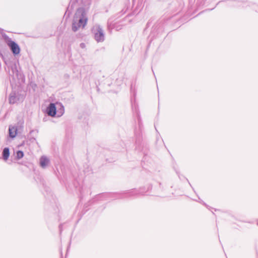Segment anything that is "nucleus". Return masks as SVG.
<instances>
[{
  "mask_svg": "<svg viewBox=\"0 0 258 258\" xmlns=\"http://www.w3.org/2000/svg\"><path fill=\"white\" fill-rule=\"evenodd\" d=\"M39 162L40 166L42 168H45L49 164L50 161L47 157L42 156L40 158Z\"/></svg>",
  "mask_w": 258,
  "mask_h": 258,
  "instance_id": "7",
  "label": "nucleus"
},
{
  "mask_svg": "<svg viewBox=\"0 0 258 258\" xmlns=\"http://www.w3.org/2000/svg\"><path fill=\"white\" fill-rule=\"evenodd\" d=\"M4 30L0 28V34L2 35V36L3 37V34H4Z\"/></svg>",
  "mask_w": 258,
  "mask_h": 258,
  "instance_id": "17",
  "label": "nucleus"
},
{
  "mask_svg": "<svg viewBox=\"0 0 258 258\" xmlns=\"http://www.w3.org/2000/svg\"><path fill=\"white\" fill-rule=\"evenodd\" d=\"M17 127L16 126L10 125L9 128V136L14 138L17 134Z\"/></svg>",
  "mask_w": 258,
  "mask_h": 258,
  "instance_id": "8",
  "label": "nucleus"
},
{
  "mask_svg": "<svg viewBox=\"0 0 258 258\" xmlns=\"http://www.w3.org/2000/svg\"><path fill=\"white\" fill-rule=\"evenodd\" d=\"M201 204H203L204 205H205L206 207H208V205L204 202L202 200H201L200 202Z\"/></svg>",
  "mask_w": 258,
  "mask_h": 258,
  "instance_id": "16",
  "label": "nucleus"
},
{
  "mask_svg": "<svg viewBox=\"0 0 258 258\" xmlns=\"http://www.w3.org/2000/svg\"><path fill=\"white\" fill-rule=\"evenodd\" d=\"M151 188V187L150 185H149L147 188H146L145 187H140V188L139 189H137V190H138V192H145L144 193V195L147 191H148L149 190H150V189Z\"/></svg>",
  "mask_w": 258,
  "mask_h": 258,
  "instance_id": "12",
  "label": "nucleus"
},
{
  "mask_svg": "<svg viewBox=\"0 0 258 258\" xmlns=\"http://www.w3.org/2000/svg\"><path fill=\"white\" fill-rule=\"evenodd\" d=\"M80 46L81 48L84 49L86 47V44L84 43H81L80 44Z\"/></svg>",
  "mask_w": 258,
  "mask_h": 258,
  "instance_id": "14",
  "label": "nucleus"
},
{
  "mask_svg": "<svg viewBox=\"0 0 258 258\" xmlns=\"http://www.w3.org/2000/svg\"><path fill=\"white\" fill-rule=\"evenodd\" d=\"M94 39L98 42H103L104 40L105 35L102 28L99 26H96L94 29Z\"/></svg>",
  "mask_w": 258,
  "mask_h": 258,
  "instance_id": "4",
  "label": "nucleus"
},
{
  "mask_svg": "<svg viewBox=\"0 0 258 258\" xmlns=\"http://www.w3.org/2000/svg\"><path fill=\"white\" fill-rule=\"evenodd\" d=\"M11 70L13 74H10V75L12 76L13 78H18L19 76H21V75L19 73L16 64L13 65L11 67Z\"/></svg>",
  "mask_w": 258,
  "mask_h": 258,
  "instance_id": "10",
  "label": "nucleus"
},
{
  "mask_svg": "<svg viewBox=\"0 0 258 258\" xmlns=\"http://www.w3.org/2000/svg\"><path fill=\"white\" fill-rule=\"evenodd\" d=\"M87 12L84 8H78L74 17L72 23V30L77 31L80 28H84L87 23Z\"/></svg>",
  "mask_w": 258,
  "mask_h": 258,
  "instance_id": "1",
  "label": "nucleus"
},
{
  "mask_svg": "<svg viewBox=\"0 0 258 258\" xmlns=\"http://www.w3.org/2000/svg\"><path fill=\"white\" fill-rule=\"evenodd\" d=\"M137 189H132L118 195V198H125L128 197H138L140 195H144L145 192H138Z\"/></svg>",
  "mask_w": 258,
  "mask_h": 258,
  "instance_id": "5",
  "label": "nucleus"
},
{
  "mask_svg": "<svg viewBox=\"0 0 258 258\" xmlns=\"http://www.w3.org/2000/svg\"><path fill=\"white\" fill-rule=\"evenodd\" d=\"M57 110L56 111V115L57 117L61 116L64 113V108L61 103H57Z\"/></svg>",
  "mask_w": 258,
  "mask_h": 258,
  "instance_id": "9",
  "label": "nucleus"
},
{
  "mask_svg": "<svg viewBox=\"0 0 258 258\" xmlns=\"http://www.w3.org/2000/svg\"><path fill=\"white\" fill-rule=\"evenodd\" d=\"M3 158L4 160H7L9 157L10 156V150L8 147H6L4 149L3 151Z\"/></svg>",
  "mask_w": 258,
  "mask_h": 258,
  "instance_id": "11",
  "label": "nucleus"
},
{
  "mask_svg": "<svg viewBox=\"0 0 258 258\" xmlns=\"http://www.w3.org/2000/svg\"><path fill=\"white\" fill-rule=\"evenodd\" d=\"M56 107L55 104L50 103L46 108L47 114L51 117H54L56 115Z\"/></svg>",
  "mask_w": 258,
  "mask_h": 258,
  "instance_id": "6",
  "label": "nucleus"
},
{
  "mask_svg": "<svg viewBox=\"0 0 258 258\" xmlns=\"http://www.w3.org/2000/svg\"><path fill=\"white\" fill-rule=\"evenodd\" d=\"M3 39L15 56L20 53L21 49L19 45L6 33L3 34Z\"/></svg>",
  "mask_w": 258,
  "mask_h": 258,
  "instance_id": "2",
  "label": "nucleus"
},
{
  "mask_svg": "<svg viewBox=\"0 0 258 258\" xmlns=\"http://www.w3.org/2000/svg\"><path fill=\"white\" fill-rule=\"evenodd\" d=\"M62 225L61 224L59 226V229L60 233H61L62 230Z\"/></svg>",
  "mask_w": 258,
  "mask_h": 258,
  "instance_id": "18",
  "label": "nucleus"
},
{
  "mask_svg": "<svg viewBox=\"0 0 258 258\" xmlns=\"http://www.w3.org/2000/svg\"><path fill=\"white\" fill-rule=\"evenodd\" d=\"M137 115L138 116V122H139V126L141 125V118H140V117L139 116V114L138 113V112H137Z\"/></svg>",
  "mask_w": 258,
  "mask_h": 258,
  "instance_id": "15",
  "label": "nucleus"
},
{
  "mask_svg": "<svg viewBox=\"0 0 258 258\" xmlns=\"http://www.w3.org/2000/svg\"><path fill=\"white\" fill-rule=\"evenodd\" d=\"M24 156V153L23 151L19 150L16 153V159L17 160H19L21 158H22Z\"/></svg>",
  "mask_w": 258,
  "mask_h": 258,
  "instance_id": "13",
  "label": "nucleus"
},
{
  "mask_svg": "<svg viewBox=\"0 0 258 258\" xmlns=\"http://www.w3.org/2000/svg\"><path fill=\"white\" fill-rule=\"evenodd\" d=\"M25 98V96L24 94H22L18 92L13 91L9 96V103L11 104L20 103L24 100Z\"/></svg>",
  "mask_w": 258,
  "mask_h": 258,
  "instance_id": "3",
  "label": "nucleus"
}]
</instances>
